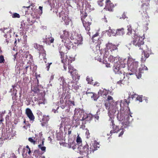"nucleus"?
I'll return each instance as SVG.
<instances>
[{"label": "nucleus", "instance_id": "1", "mask_svg": "<svg viewBox=\"0 0 158 158\" xmlns=\"http://www.w3.org/2000/svg\"><path fill=\"white\" fill-rule=\"evenodd\" d=\"M132 42L134 45L142 51L141 60L142 62H145L151 54V49L147 44H144V38L137 35H134Z\"/></svg>", "mask_w": 158, "mask_h": 158}, {"label": "nucleus", "instance_id": "2", "mask_svg": "<svg viewBox=\"0 0 158 158\" xmlns=\"http://www.w3.org/2000/svg\"><path fill=\"white\" fill-rule=\"evenodd\" d=\"M117 61V62L114 61L113 63L114 64L113 69L115 74H119L121 76L120 80L117 82V84L120 85L121 84H124L126 83V80H124L125 78V73L123 69L127 66V64L126 61H120L118 57Z\"/></svg>", "mask_w": 158, "mask_h": 158}, {"label": "nucleus", "instance_id": "3", "mask_svg": "<svg viewBox=\"0 0 158 158\" xmlns=\"http://www.w3.org/2000/svg\"><path fill=\"white\" fill-rule=\"evenodd\" d=\"M109 52L108 50H105L103 56V63L106 65V66L107 68H110L112 65L109 63L110 62L113 63L114 61L117 62L118 60V57H114L112 55L109 56Z\"/></svg>", "mask_w": 158, "mask_h": 158}, {"label": "nucleus", "instance_id": "4", "mask_svg": "<svg viewBox=\"0 0 158 158\" xmlns=\"http://www.w3.org/2000/svg\"><path fill=\"white\" fill-rule=\"evenodd\" d=\"M58 50L60 53V58L61 59V62L63 64V67L64 70L66 71L67 69V60L68 57L66 55L64 56L65 53L67 52L66 51H65V48L64 46H60L59 47Z\"/></svg>", "mask_w": 158, "mask_h": 158}, {"label": "nucleus", "instance_id": "5", "mask_svg": "<svg viewBox=\"0 0 158 158\" xmlns=\"http://www.w3.org/2000/svg\"><path fill=\"white\" fill-rule=\"evenodd\" d=\"M128 69L133 73L135 72L139 67V62L131 58H129L127 60Z\"/></svg>", "mask_w": 158, "mask_h": 158}, {"label": "nucleus", "instance_id": "6", "mask_svg": "<svg viewBox=\"0 0 158 158\" xmlns=\"http://www.w3.org/2000/svg\"><path fill=\"white\" fill-rule=\"evenodd\" d=\"M68 11L65 10H62L59 14V16L62 19V21L64 22L66 25H68L70 21V20L68 16Z\"/></svg>", "mask_w": 158, "mask_h": 158}, {"label": "nucleus", "instance_id": "7", "mask_svg": "<svg viewBox=\"0 0 158 158\" xmlns=\"http://www.w3.org/2000/svg\"><path fill=\"white\" fill-rule=\"evenodd\" d=\"M149 3L147 4L143 3L141 6V9L142 11L143 12L144 14H142L143 17H145V18L147 19V20H148L149 18V16L147 14V11L149 10Z\"/></svg>", "mask_w": 158, "mask_h": 158}, {"label": "nucleus", "instance_id": "8", "mask_svg": "<svg viewBox=\"0 0 158 158\" xmlns=\"http://www.w3.org/2000/svg\"><path fill=\"white\" fill-rule=\"evenodd\" d=\"M81 21L83 26L86 31H89L90 29V25L91 24L92 20L89 18H88L84 20L81 19Z\"/></svg>", "mask_w": 158, "mask_h": 158}, {"label": "nucleus", "instance_id": "9", "mask_svg": "<svg viewBox=\"0 0 158 158\" xmlns=\"http://www.w3.org/2000/svg\"><path fill=\"white\" fill-rule=\"evenodd\" d=\"M70 35L69 32L66 30H64L63 31V33H61L60 35V38L62 39V42H65L66 40H69V37Z\"/></svg>", "mask_w": 158, "mask_h": 158}, {"label": "nucleus", "instance_id": "10", "mask_svg": "<svg viewBox=\"0 0 158 158\" xmlns=\"http://www.w3.org/2000/svg\"><path fill=\"white\" fill-rule=\"evenodd\" d=\"M100 145L96 141H94V143L91 145L90 148V154L93 153L95 151L97 150L100 147Z\"/></svg>", "mask_w": 158, "mask_h": 158}, {"label": "nucleus", "instance_id": "11", "mask_svg": "<svg viewBox=\"0 0 158 158\" xmlns=\"http://www.w3.org/2000/svg\"><path fill=\"white\" fill-rule=\"evenodd\" d=\"M70 38L72 40H74V43L75 44H79L82 41V37L80 35L77 34V35H75L73 36H71Z\"/></svg>", "mask_w": 158, "mask_h": 158}, {"label": "nucleus", "instance_id": "12", "mask_svg": "<svg viewBox=\"0 0 158 158\" xmlns=\"http://www.w3.org/2000/svg\"><path fill=\"white\" fill-rule=\"evenodd\" d=\"M106 5L104 9L110 11H112L114 7V4L111 2L110 0H107L106 1Z\"/></svg>", "mask_w": 158, "mask_h": 158}, {"label": "nucleus", "instance_id": "13", "mask_svg": "<svg viewBox=\"0 0 158 158\" xmlns=\"http://www.w3.org/2000/svg\"><path fill=\"white\" fill-rule=\"evenodd\" d=\"M60 79L61 80V83L60 84V85L62 86L63 89H64L65 87H67H67H69L70 86V84L73 83L74 84V82L73 81H71L70 82H68V84H67L66 82H65L64 77H60Z\"/></svg>", "mask_w": 158, "mask_h": 158}, {"label": "nucleus", "instance_id": "14", "mask_svg": "<svg viewBox=\"0 0 158 158\" xmlns=\"http://www.w3.org/2000/svg\"><path fill=\"white\" fill-rule=\"evenodd\" d=\"M118 45H115L110 43H108L106 44V49L110 50L111 52L115 50H118Z\"/></svg>", "mask_w": 158, "mask_h": 158}, {"label": "nucleus", "instance_id": "15", "mask_svg": "<svg viewBox=\"0 0 158 158\" xmlns=\"http://www.w3.org/2000/svg\"><path fill=\"white\" fill-rule=\"evenodd\" d=\"M69 72L70 73L72 78L73 79L74 75H77V70L74 69L70 64L68 65Z\"/></svg>", "mask_w": 158, "mask_h": 158}, {"label": "nucleus", "instance_id": "16", "mask_svg": "<svg viewBox=\"0 0 158 158\" xmlns=\"http://www.w3.org/2000/svg\"><path fill=\"white\" fill-rule=\"evenodd\" d=\"M80 152L81 154L85 153L84 156H87L88 155L90 154V150L89 148V146L87 144H86L84 146Z\"/></svg>", "mask_w": 158, "mask_h": 158}, {"label": "nucleus", "instance_id": "17", "mask_svg": "<svg viewBox=\"0 0 158 158\" xmlns=\"http://www.w3.org/2000/svg\"><path fill=\"white\" fill-rule=\"evenodd\" d=\"M64 43V45L67 49L68 50L71 49H74L76 48V46H74L72 42L70 41V40H66Z\"/></svg>", "mask_w": 158, "mask_h": 158}, {"label": "nucleus", "instance_id": "18", "mask_svg": "<svg viewBox=\"0 0 158 158\" xmlns=\"http://www.w3.org/2000/svg\"><path fill=\"white\" fill-rule=\"evenodd\" d=\"M26 113L29 119L31 121H34L35 119V116L31 109L27 108L26 110Z\"/></svg>", "mask_w": 158, "mask_h": 158}, {"label": "nucleus", "instance_id": "19", "mask_svg": "<svg viewBox=\"0 0 158 158\" xmlns=\"http://www.w3.org/2000/svg\"><path fill=\"white\" fill-rule=\"evenodd\" d=\"M86 94L87 95H88V94H90L89 96H90L92 99L94 101H97L99 97L98 95L93 92H89L87 91Z\"/></svg>", "mask_w": 158, "mask_h": 158}, {"label": "nucleus", "instance_id": "20", "mask_svg": "<svg viewBox=\"0 0 158 158\" xmlns=\"http://www.w3.org/2000/svg\"><path fill=\"white\" fill-rule=\"evenodd\" d=\"M108 93V91L105 89H104L103 90H100L98 92V94L102 96L103 98H105Z\"/></svg>", "mask_w": 158, "mask_h": 158}, {"label": "nucleus", "instance_id": "21", "mask_svg": "<svg viewBox=\"0 0 158 158\" xmlns=\"http://www.w3.org/2000/svg\"><path fill=\"white\" fill-rule=\"evenodd\" d=\"M41 143L39 144L38 145V148L40 149L42 154L44 153L46 151V147L44 146V141L43 140H41Z\"/></svg>", "mask_w": 158, "mask_h": 158}, {"label": "nucleus", "instance_id": "22", "mask_svg": "<svg viewBox=\"0 0 158 158\" xmlns=\"http://www.w3.org/2000/svg\"><path fill=\"white\" fill-rule=\"evenodd\" d=\"M117 119L119 121H122L125 119V114L121 112H119L118 111V113L117 114Z\"/></svg>", "mask_w": 158, "mask_h": 158}, {"label": "nucleus", "instance_id": "23", "mask_svg": "<svg viewBox=\"0 0 158 158\" xmlns=\"http://www.w3.org/2000/svg\"><path fill=\"white\" fill-rule=\"evenodd\" d=\"M108 34L109 36H116V31L114 29H111L110 27H109V29L108 30Z\"/></svg>", "mask_w": 158, "mask_h": 158}, {"label": "nucleus", "instance_id": "24", "mask_svg": "<svg viewBox=\"0 0 158 158\" xmlns=\"http://www.w3.org/2000/svg\"><path fill=\"white\" fill-rule=\"evenodd\" d=\"M131 97L132 99L134 98H136V101H138L139 102H142V95H138L136 94H134L132 95Z\"/></svg>", "mask_w": 158, "mask_h": 158}, {"label": "nucleus", "instance_id": "25", "mask_svg": "<svg viewBox=\"0 0 158 158\" xmlns=\"http://www.w3.org/2000/svg\"><path fill=\"white\" fill-rule=\"evenodd\" d=\"M121 124L122 125V127L123 128H126L129 126L130 122L127 119H124L123 121L121 123Z\"/></svg>", "mask_w": 158, "mask_h": 158}, {"label": "nucleus", "instance_id": "26", "mask_svg": "<svg viewBox=\"0 0 158 158\" xmlns=\"http://www.w3.org/2000/svg\"><path fill=\"white\" fill-rule=\"evenodd\" d=\"M129 102H128L126 99H124L123 101H121L120 102V106L121 107L123 108L125 107H127L128 106V103Z\"/></svg>", "mask_w": 158, "mask_h": 158}, {"label": "nucleus", "instance_id": "27", "mask_svg": "<svg viewBox=\"0 0 158 158\" xmlns=\"http://www.w3.org/2000/svg\"><path fill=\"white\" fill-rule=\"evenodd\" d=\"M34 47L35 49H37L39 52H40L44 49L42 45H38L37 44H34Z\"/></svg>", "mask_w": 158, "mask_h": 158}, {"label": "nucleus", "instance_id": "28", "mask_svg": "<svg viewBox=\"0 0 158 158\" xmlns=\"http://www.w3.org/2000/svg\"><path fill=\"white\" fill-rule=\"evenodd\" d=\"M120 130V129H119L118 126L116 125L113 127V129L110 131V133L111 134L113 133H117Z\"/></svg>", "mask_w": 158, "mask_h": 158}, {"label": "nucleus", "instance_id": "29", "mask_svg": "<svg viewBox=\"0 0 158 158\" xmlns=\"http://www.w3.org/2000/svg\"><path fill=\"white\" fill-rule=\"evenodd\" d=\"M125 33L124 31V29L123 28L119 29L116 30V34L117 35H122Z\"/></svg>", "mask_w": 158, "mask_h": 158}, {"label": "nucleus", "instance_id": "30", "mask_svg": "<svg viewBox=\"0 0 158 158\" xmlns=\"http://www.w3.org/2000/svg\"><path fill=\"white\" fill-rule=\"evenodd\" d=\"M83 12V10H81V19H82L83 20H85V19H86V18L87 16V14L85 12L84 13Z\"/></svg>", "mask_w": 158, "mask_h": 158}, {"label": "nucleus", "instance_id": "31", "mask_svg": "<svg viewBox=\"0 0 158 158\" xmlns=\"http://www.w3.org/2000/svg\"><path fill=\"white\" fill-rule=\"evenodd\" d=\"M38 52L39 53L40 56H42L44 60L45 59H46V51L44 49L43 50V51H41Z\"/></svg>", "mask_w": 158, "mask_h": 158}, {"label": "nucleus", "instance_id": "32", "mask_svg": "<svg viewBox=\"0 0 158 158\" xmlns=\"http://www.w3.org/2000/svg\"><path fill=\"white\" fill-rule=\"evenodd\" d=\"M110 104H112L108 102H106L105 104L106 108V109L108 110V114H109V115H110L111 114L110 110Z\"/></svg>", "mask_w": 158, "mask_h": 158}, {"label": "nucleus", "instance_id": "33", "mask_svg": "<svg viewBox=\"0 0 158 158\" xmlns=\"http://www.w3.org/2000/svg\"><path fill=\"white\" fill-rule=\"evenodd\" d=\"M106 101L108 102H109L112 104L114 103V100L113 99L112 97L110 96H108Z\"/></svg>", "mask_w": 158, "mask_h": 158}, {"label": "nucleus", "instance_id": "34", "mask_svg": "<svg viewBox=\"0 0 158 158\" xmlns=\"http://www.w3.org/2000/svg\"><path fill=\"white\" fill-rule=\"evenodd\" d=\"M32 90L35 94H38L40 91L39 89L37 86L34 87Z\"/></svg>", "mask_w": 158, "mask_h": 158}, {"label": "nucleus", "instance_id": "35", "mask_svg": "<svg viewBox=\"0 0 158 158\" xmlns=\"http://www.w3.org/2000/svg\"><path fill=\"white\" fill-rule=\"evenodd\" d=\"M128 32L127 34L130 35L132 33V30L131 27L130 25H128L127 26Z\"/></svg>", "mask_w": 158, "mask_h": 158}, {"label": "nucleus", "instance_id": "36", "mask_svg": "<svg viewBox=\"0 0 158 158\" xmlns=\"http://www.w3.org/2000/svg\"><path fill=\"white\" fill-rule=\"evenodd\" d=\"M76 141L77 144L79 145H81L82 143V139L81 137L78 135L77 136Z\"/></svg>", "mask_w": 158, "mask_h": 158}, {"label": "nucleus", "instance_id": "37", "mask_svg": "<svg viewBox=\"0 0 158 158\" xmlns=\"http://www.w3.org/2000/svg\"><path fill=\"white\" fill-rule=\"evenodd\" d=\"M26 148L27 149H26V153H28L29 155L31 156V151L29 146L28 145H27L26 147Z\"/></svg>", "mask_w": 158, "mask_h": 158}, {"label": "nucleus", "instance_id": "38", "mask_svg": "<svg viewBox=\"0 0 158 158\" xmlns=\"http://www.w3.org/2000/svg\"><path fill=\"white\" fill-rule=\"evenodd\" d=\"M143 18V21L144 22H146L145 24V27L146 28V29L148 30V22L149 21V18L148 19V20H147V19H146L145 18V17H144Z\"/></svg>", "mask_w": 158, "mask_h": 158}, {"label": "nucleus", "instance_id": "39", "mask_svg": "<svg viewBox=\"0 0 158 158\" xmlns=\"http://www.w3.org/2000/svg\"><path fill=\"white\" fill-rule=\"evenodd\" d=\"M35 4L34 3H31V4L29 6H23V8H27V9H29L30 7H31V9H32V8H34V7H35Z\"/></svg>", "mask_w": 158, "mask_h": 158}, {"label": "nucleus", "instance_id": "40", "mask_svg": "<svg viewBox=\"0 0 158 158\" xmlns=\"http://www.w3.org/2000/svg\"><path fill=\"white\" fill-rule=\"evenodd\" d=\"M25 126H24L23 127L26 129H27V128H30L31 124L30 123H29L28 121H27V122L26 123V124H25Z\"/></svg>", "mask_w": 158, "mask_h": 158}, {"label": "nucleus", "instance_id": "41", "mask_svg": "<svg viewBox=\"0 0 158 158\" xmlns=\"http://www.w3.org/2000/svg\"><path fill=\"white\" fill-rule=\"evenodd\" d=\"M50 119V118L49 116H44L43 118V121H46V122H48Z\"/></svg>", "mask_w": 158, "mask_h": 158}, {"label": "nucleus", "instance_id": "42", "mask_svg": "<svg viewBox=\"0 0 158 158\" xmlns=\"http://www.w3.org/2000/svg\"><path fill=\"white\" fill-rule=\"evenodd\" d=\"M12 17L13 18H19L20 16L19 14L15 13L12 15Z\"/></svg>", "mask_w": 158, "mask_h": 158}, {"label": "nucleus", "instance_id": "43", "mask_svg": "<svg viewBox=\"0 0 158 158\" xmlns=\"http://www.w3.org/2000/svg\"><path fill=\"white\" fill-rule=\"evenodd\" d=\"M28 140L34 145H35L36 143V141L34 140L31 137L29 138Z\"/></svg>", "mask_w": 158, "mask_h": 158}, {"label": "nucleus", "instance_id": "44", "mask_svg": "<svg viewBox=\"0 0 158 158\" xmlns=\"http://www.w3.org/2000/svg\"><path fill=\"white\" fill-rule=\"evenodd\" d=\"M86 81L88 82V83H93V82H92L93 81L91 77H87L86 78Z\"/></svg>", "mask_w": 158, "mask_h": 158}, {"label": "nucleus", "instance_id": "45", "mask_svg": "<svg viewBox=\"0 0 158 158\" xmlns=\"http://www.w3.org/2000/svg\"><path fill=\"white\" fill-rule=\"evenodd\" d=\"M72 88L77 90L79 89V86L78 85H77L76 84L74 83V84L72 85Z\"/></svg>", "mask_w": 158, "mask_h": 158}, {"label": "nucleus", "instance_id": "46", "mask_svg": "<svg viewBox=\"0 0 158 158\" xmlns=\"http://www.w3.org/2000/svg\"><path fill=\"white\" fill-rule=\"evenodd\" d=\"M5 61L4 56L2 55L0 56V63H4Z\"/></svg>", "mask_w": 158, "mask_h": 158}, {"label": "nucleus", "instance_id": "47", "mask_svg": "<svg viewBox=\"0 0 158 158\" xmlns=\"http://www.w3.org/2000/svg\"><path fill=\"white\" fill-rule=\"evenodd\" d=\"M52 63H48L46 64V69L47 71H49V68H50V66L52 64Z\"/></svg>", "mask_w": 158, "mask_h": 158}, {"label": "nucleus", "instance_id": "48", "mask_svg": "<svg viewBox=\"0 0 158 158\" xmlns=\"http://www.w3.org/2000/svg\"><path fill=\"white\" fill-rule=\"evenodd\" d=\"M88 117L87 114H86L85 115H83V116L82 118L81 119H80V120H86L87 118H88Z\"/></svg>", "mask_w": 158, "mask_h": 158}, {"label": "nucleus", "instance_id": "49", "mask_svg": "<svg viewBox=\"0 0 158 158\" xmlns=\"http://www.w3.org/2000/svg\"><path fill=\"white\" fill-rule=\"evenodd\" d=\"M72 130V129L71 127L69 128L68 133V135H69V136L71 134Z\"/></svg>", "mask_w": 158, "mask_h": 158}, {"label": "nucleus", "instance_id": "50", "mask_svg": "<svg viewBox=\"0 0 158 158\" xmlns=\"http://www.w3.org/2000/svg\"><path fill=\"white\" fill-rule=\"evenodd\" d=\"M104 0H99L98 1V4L101 6H103V4L102 2V1Z\"/></svg>", "mask_w": 158, "mask_h": 158}, {"label": "nucleus", "instance_id": "51", "mask_svg": "<svg viewBox=\"0 0 158 158\" xmlns=\"http://www.w3.org/2000/svg\"><path fill=\"white\" fill-rule=\"evenodd\" d=\"M54 41V39L53 38L51 37L50 38H48V41H50V43H53Z\"/></svg>", "mask_w": 158, "mask_h": 158}, {"label": "nucleus", "instance_id": "52", "mask_svg": "<svg viewBox=\"0 0 158 158\" xmlns=\"http://www.w3.org/2000/svg\"><path fill=\"white\" fill-rule=\"evenodd\" d=\"M10 158H17L14 153H12L10 154Z\"/></svg>", "mask_w": 158, "mask_h": 158}, {"label": "nucleus", "instance_id": "53", "mask_svg": "<svg viewBox=\"0 0 158 158\" xmlns=\"http://www.w3.org/2000/svg\"><path fill=\"white\" fill-rule=\"evenodd\" d=\"M124 132V129L123 128H122V131H121L120 133H119V134L118 135L119 137L121 136L122 135H123Z\"/></svg>", "mask_w": 158, "mask_h": 158}, {"label": "nucleus", "instance_id": "54", "mask_svg": "<svg viewBox=\"0 0 158 158\" xmlns=\"http://www.w3.org/2000/svg\"><path fill=\"white\" fill-rule=\"evenodd\" d=\"M85 134L86 135L87 138H89L90 137V134L89 133V130H87L85 132Z\"/></svg>", "mask_w": 158, "mask_h": 158}, {"label": "nucleus", "instance_id": "55", "mask_svg": "<svg viewBox=\"0 0 158 158\" xmlns=\"http://www.w3.org/2000/svg\"><path fill=\"white\" fill-rule=\"evenodd\" d=\"M136 75L138 78H140L141 77V73H140L139 72L138 74L136 73Z\"/></svg>", "mask_w": 158, "mask_h": 158}, {"label": "nucleus", "instance_id": "56", "mask_svg": "<svg viewBox=\"0 0 158 158\" xmlns=\"http://www.w3.org/2000/svg\"><path fill=\"white\" fill-rule=\"evenodd\" d=\"M133 73H127L126 75V76L128 78V79H129L130 77H129V76H131L133 75Z\"/></svg>", "mask_w": 158, "mask_h": 158}, {"label": "nucleus", "instance_id": "57", "mask_svg": "<svg viewBox=\"0 0 158 158\" xmlns=\"http://www.w3.org/2000/svg\"><path fill=\"white\" fill-rule=\"evenodd\" d=\"M68 60V65H69V64H70L71 63L73 60H74L73 59H72L71 58L70 59H68H68L67 60Z\"/></svg>", "mask_w": 158, "mask_h": 158}, {"label": "nucleus", "instance_id": "58", "mask_svg": "<svg viewBox=\"0 0 158 158\" xmlns=\"http://www.w3.org/2000/svg\"><path fill=\"white\" fill-rule=\"evenodd\" d=\"M111 124L112 126L113 127H114V126H116V125H115V124L114 123V121L113 120H112L111 122Z\"/></svg>", "mask_w": 158, "mask_h": 158}, {"label": "nucleus", "instance_id": "59", "mask_svg": "<svg viewBox=\"0 0 158 158\" xmlns=\"http://www.w3.org/2000/svg\"><path fill=\"white\" fill-rule=\"evenodd\" d=\"M31 16L33 19H35L36 17V16L34 14H33V13H31Z\"/></svg>", "mask_w": 158, "mask_h": 158}, {"label": "nucleus", "instance_id": "60", "mask_svg": "<svg viewBox=\"0 0 158 158\" xmlns=\"http://www.w3.org/2000/svg\"><path fill=\"white\" fill-rule=\"evenodd\" d=\"M29 66V65H26V66H25V67H24L25 68H24V69L25 70V73H26L27 72V69L28 68Z\"/></svg>", "mask_w": 158, "mask_h": 158}, {"label": "nucleus", "instance_id": "61", "mask_svg": "<svg viewBox=\"0 0 158 158\" xmlns=\"http://www.w3.org/2000/svg\"><path fill=\"white\" fill-rule=\"evenodd\" d=\"M142 69L143 70H148V68L145 65H144L142 68Z\"/></svg>", "mask_w": 158, "mask_h": 158}, {"label": "nucleus", "instance_id": "62", "mask_svg": "<svg viewBox=\"0 0 158 158\" xmlns=\"http://www.w3.org/2000/svg\"><path fill=\"white\" fill-rule=\"evenodd\" d=\"M39 9L41 10L40 13L42 14V13L43 7L41 6H40L39 7Z\"/></svg>", "mask_w": 158, "mask_h": 158}, {"label": "nucleus", "instance_id": "63", "mask_svg": "<svg viewBox=\"0 0 158 158\" xmlns=\"http://www.w3.org/2000/svg\"><path fill=\"white\" fill-rule=\"evenodd\" d=\"M98 34H99L98 33H96L95 34L93 35V36L92 37L93 38H94L97 36L98 35Z\"/></svg>", "mask_w": 158, "mask_h": 158}, {"label": "nucleus", "instance_id": "64", "mask_svg": "<svg viewBox=\"0 0 158 158\" xmlns=\"http://www.w3.org/2000/svg\"><path fill=\"white\" fill-rule=\"evenodd\" d=\"M94 86L96 85L97 86H99V83L98 82H95V83L94 84Z\"/></svg>", "mask_w": 158, "mask_h": 158}]
</instances>
